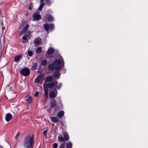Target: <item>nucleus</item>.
I'll return each mask as SVG.
<instances>
[{"instance_id":"obj_1","label":"nucleus","mask_w":148,"mask_h":148,"mask_svg":"<svg viewBox=\"0 0 148 148\" xmlns=\"http://www.w3.org/2000/svg\"><path fill=\"white\" fill-rule=\"evenodd\" d=\"M56 57V59L53 62V64H51L48 66V69L49 70H55L56 71L54 73V75L57 79H58L60 75L59 72L62 67L64 66V62L62 58L60 55H57Z\"/></svg>"},{"instance_id":"obj_2","label":"nucleus","mask_w":148,"mask_h":148,"mask_svg":"<svg viewBox=\"0 0 148 148\" xmlns=\"http://www.w3.org/2000/svg\"><path fill=\"white\" fill-rule=\"evenodd\" d=\"M34 140L33 135H27L24 138L23 146L25 148H32Z\"/></svg>"},{"instance_id":"obj_3","label":"nucleus","mask_w":148,"mask_h":148,"mask_svg":"<svg viewBox=\"0 0 148 148\" xmlns=\"http://www.w3.org/2000/svg\"><path fill=\"white\" fill-rule=\"evenodd\" d=\"M58 83V82L55 81L53 82L47 84L45 82L44 84V92L46 94V97H47L48 96V87L51 88L54 87L55 85H56Z\"/></svg>"},{"instance_id":"obj_4","label":"nucleus","mask_w":148,"mask_h":148,"mask_svg":"<svg viewBox=\"0 0 148 148\" xmlns=\"http://www.w3.org/2000/svg\"><path fill=\"white\" fill-rule=\"evenodd\" d=\"M69 136L67 133H65L64 134V137L62 135H59L58 137V140L60 142H65V141L69 140Z\"/></svg>"},{"instance_id":"obj_5","label":"nucleus","mask_w":148,"mask_h":148,"mask_svg":"<svg viewBox=\"0 0 148 148\" xmlns=\"http://www.w3.org/2000/svg\"><path fill=\"white\" fill-rule=\"evenodd\" d=\"M20 73L22 75L26 76L29 74L30 71L29 69L27 68H24L21 69Z\"/></svg>"},{"instance_id":"obj_6","label":"nucleus","mask_w":148,"mask_h":148,"mask_svg":"<svg viewBox=\"0 0 148 148\" xmlns=\"http://www.w3.org/2000/svg\"><path fill=\"white\" fill-rule=\"evenodd\" d=\"M54 51V49L52 47L49 48L45 54L46 58H49L52 56V54Z\"/></svg>"},{"instance_id":"obj_7","label":"nucleus","mask_w":148,"mask_h":148,"mask_svg":"<svg viewBox=\"0 0 148 148\" xmlns=\"http://www.w3.org/2000/svg\"><path fill=\"white\" fill-rule=\"evenodd\" d=\"M56 106V101L54 99H52L51 101V105L49 106V108L47 109V110L49 112H51L54 108Z\"/></svg>"},{"instance_id":"obj_8","label":"nucleus","mask_w":148,"mask_h":148,"mask_svg":"<svg viewBox=\"0 0 148 148\" xmlns=\"http://www.w3.org/2000/svg\"><path fill=\"white\" fill-rule=\"evenodd\" d=\"M44 27L47 31L48 32V30L51 31L53 29L54 25L52 24H45L44 25Z\"/></svg>"},{"instance_id":"obj_9","label":"nucleus","mask_w":148,"mask_h":148,"mask_svg":"<svg viewBox=\"0 0 148 148\" xmlns=\"http://www.w3.org/2000/svg\"><path fill=\"white\" fill-rule=\"evenodd\" d=\"M39 12L37 13H35L33 15V20H38L41 18L40 15L38 14Z\"/></svg>"},{"instance_id":"obj_10","label":"nucleus","mask_w":148,"mask_h":148,"mask_svg":"<svg viewBox=\"0 0 148 148\" xmlns=\"http://www.w3.org/2000/svg\"><path fill=\"white\" fill-rule=\"evenodd\" d=\"M42 76L41 75H39L34 80V82L37 84H39L42 78Z\"/></svg>"},{"instance_id":"obj_11","label":"nucleus","mask_w":148,"mask_h":148,"mask_svg":"<svg viewBox=\"0 0 148 148\" xmlns=\"http://www.w3.org/2000/svg\"><path fill=\"white\" fill-rule=\"evenodd\" d=\"M25 101L27 103L30 104L32 101V98L30 95H27L25 98Z\"/></svg>"},{"instance_id":"obj_12","label":"nucleus","mask_w":148,"mask_h":148,"mask_svg":"<svg viewBox=\"0 0 148 148\" xmlns=\"http://www.w3.org/2000/svg\"><path fill=\"white\" fill-rule=\"evenodd\" d=\"M58 92L56 90L55 91H52L49 93V96L51 98H55L57 95Z\"/></svg>"},{"instance_id":"obj_13","label":"nucleus","mask_w":148,"mask_h":148,"mask_svg":"<svg viewBox=\"0 0 148 148\" xmlns=\"http://www.w3.org/2000/svg\"><path fill=\"white\" fill-rule=\"evenodd\" d=\"M12 116L10 113H8L5 115V119L6 121L8 122L12 118Z\"/></svg>"},{"instance_id":"obj_14","label":"nucleus","mask_w":148,"mask_h":148,"mask_svg":"<svg viewBox=\"0 0 148 148\" xmlns=\"http://www.w3.org/2000/svg\"><path fill=\"white\" fill-rule=\"evenodd\" d=\"M29 27V25L28 24H26L24 27L22 29L21 33L24 34L26 32Z\"/></svg>"},{"instance_id":"obj_15","label":"nucleus","mask_w":148,"mask_h":148,"mask_svg":"<svg viewBox=\"0 0 148 148\" xmlns=\"http://www.w3.org/2000/svg\"><path fill=\"white\" fill-rule=\"evenodd\" d=\"M45 0H41L40 4L39 7L38 8V10H41L43 6L45 5V3L44 1Z\"/></svg>"},{"instance_id":"obj_16","label":"nucleus","mask_w":148,"mask_h":148,"mask_svg":"<svg viewBox=\"0 0 148 148\" xmlns=\"http://www.w3.org/2000/svg\"><path fill=\"white\" fill-rule=\"evenodd\" d=\"M46 18L48 21H53V17L49 15H47L46 16Z\"/></svg>"},{"instance_id":"obj_17","label":"nucleus","mask_w":148,"mask_h":148,"mask_svg":"<svg viewBox=\"0 0 148 148\" xmlns=\"http://www.w3.org/2000/svg\"><path fill=\"white\" fill-rule=\"evenodd\" d=\"M41 40L40 38H36L34 40L35 45L39 44H40L41 42Z\"/></svg>"},{"instance_id":"obj_18","label":"nucleus","mask_w":148,"mask_h":148,"mask_svg":"<svg viewBox=\"0 0 148 148\" xmlns=\"http://www.w3.org/2000/svg\"><path fill=\"white\" fill-rule=\"evenodd\" d=\"M52 79L51 76H50L46 78L45 79V82H49L51 81Z\"/></svg>"},{"instance_id":"obj_19","label":"nucleus","mask_w":148,"mask_h":148,"mask_svg":"<svg viewBox=\"0 0 148 148\" xmlns=\"http://www.w3.org/2000/svg\"><path fill=\"white\" fill-rule=\"evenodd\" d=\"M64 114V112L63 111H60L58 113V116L59 117L63 116Z\"/></svg>"},{"instance_id":"obj_20","label":"nucleus","mask_w":148,"mask_h":148,"mask_svg":"<svg viewBox=\"0 0 148 148\" xmlns=\"http://www.w3.org/2000/svg\"><path fill=\"white\" fill-rule=\"evenodd\" d=\"M51 120L55 123L59 121L58 119L56 117H51Z\"/></svg>"},{"instance_id":"obj_21","label":"nucleus","mask_w":148,"mask_h":148,"mask_svg":"<svg viewBox=\"0 0 148 148\" xmlns=\"http://www.w3.org/2000/svg\"><path fill=\"white\" fill-rule=\"evenodd\" d=\"M41 47H39L37 48L36 50V53L37 54H38L40 53L42 51L41 50Z\"/></svg>"},{"instance_id":"obj_22","label":"nucleus","mask_w":148,"mask_h":148,"mask_svg":"<svg viewBox=\"0 0 148 148\" xmlns=\"http://www.w3.org/2000/svg\"><path fill=\"white\" fill-rule=\"evenodd\" d=\"M73 146L72 143L71 142H69L66 144L67 148H71Z\"/></svg>"},{"instance_id":"obj_23","label":"nucleus","mask_w":148,"mask_h":148,"mask_svg":"<svg viewBox=\"0 0 148 148\" xmlns=\"http://www.w3.org/2000/svg\"><path fill=\"white\" fill-rule=\"evenodd\" d=\"M21 56H16L14 58L15 61L16 62H17L19 61V59L21 58Z\"/></svg>"},{"instance_id":"obj_24","label":"nucleus","mask_w":148,"mask_h":148,"mask_svg":"<svg viewBox=\"0 0 148 148\" xmlns=\"http://www.w3.org/2000/svg\"><path fill=\"white\" fill-rule=\"evenodd\" d=\"M37 66V64L36 63H34L33 64V65L32 66V69L33 70H34L36 69V67Z\"/></svg>"},{"instance_id":"obj_25","label":"nucleus","mask_w":148,"mask_h":148,"mask_svg":"<svg viewBox=\"0 0 148 148\" xmlns=\"http://www.w3.org/2000/svg\"><path fill=\"white\" fill-rule=\"evenodd\" d=\"M22 39L23 40V42H26L27 40V36H23L22 37Z\"/></svg>"},{"instance_id":"obj_26","label":"nucleus","mask_w":148,"mask_h":148,"mask_svg":"<svg viewBox=\"0 0 148 148\" xmlns=\"http://www.w3.org/2000/svg\"><path fill=\"white\" fill-rule=\"evenodd\" d=\"M47 60H44L42 61L41 64L43 65H45L47 64Z\"/></svg>"},{"instance_id":"obj_27","label":"nucleus","mask_w":148,"mask_h":148,"mask_svg":"<svg viewBox=\"0 0 148 148\" xmlns=\"http://www.w3.org/2000/svg\"><path fill=\"white\" fill-rule=\"evenodd\" d=\"M56 85H56H55V86L56 85V88L57 89H60L62 86V84H59L57 86Z\"/></svg>"},{"instance_id":"obj_28","label":"nucleus","mask_w":148,"mask_h":148,"mask_svg":"<svg viewBox=\"0 0 148 148\" xmlns=\"http://www.w3.org/2000/svg\"><path fill=\"white\" fill-rule=\"evenodd\" d=\"M52 0H46L47 3L48 5H50L51 3V1Z\"/></svg>"},{"instance_id":"obj_29","label":"nucleus","mask_w":148,"mask_h":148,"mask_svg":"<svg viewBox=\"0 0 148 148\" xmlns=\"http://www.w3.org/2000/svg\"><path fill=\"white\" fill-rule=\"evenodd\" d=\"M27 53L28 55L30 56H31L32 55V52L31 51H28Z\"/></svg>"},{"instance_id":"obj_30","label":"nucleus","mask_w":148,"mask_h":148,"mask_svg":"<svg viewBox=\"0 0 148 148\" xmlns=\"http://www.w3.org/2000/svg\"><path fill=\"white\" fill-rule=\"evenodd\" d=\"M65 144L64 143H62L59 146V148H65Z\"/></svg>"},{"instance_id":"obj_31","label":"nucleus","mask_w":148,"mask_h":148,"mask_svg":"<svg viewBox=\"0 0 148 148\" xmlns=\"http://www.w3.org/2000/svg\"><path fill=\"white\" fill-rule=\"evenodd\" d=\"M20 132H18L17 134H16V135L15 136V139L17 140L18 138V137L20 135Z\"/></svg>"},{"instance_id":"obj_32","label":"nucleus","mask_w":148,"mask_h":148,"mask_svg":"<svg viewBox=\"0 0 148 148\" xmlns=\"http://www.w3.org/2000/svg\"><path fill=\"white\" fill-rule=\"evenodd\" d=\"M53 148H57L58 145L57 143H54L53 144Z\"/></svg>"},{"instance_id":"obj_33","label":"nucleus","mask_w":148,"mask_h":148,"mask_svg":"<svg viewBox=\"0 0 148 148\" xmlns=\"http://www.w3.org/2000/svg\"><path fill=\"white\" fill-rule=\"evenodd\" d=\"M47 132V130H45L43 132V134L44 136H45Z\"/></svg>"},{"instance_id":"obj_34","label":"nucleus","mask_w":148,"mask_h":148,"mask_svg":"<svg viewBox=\"0 0 148 148\" xmlns=\"http://www.w3.org/2000/svg\"><path fill=\"white\" fill-rule=\"evenodd\" d=\"M38 94H39L38 92H36V93L34 95L36 97L38 95Z\"/></svg>"},{"instance_id":"obj_35","label":"nucleus","mask_w":148,"mask_h":148,"mask_svg":"<svg viewBox=\"0 0 148 148\" xmlns=\"http://www.w3.org/2000/svg\"><path fill=\"white\" fill-rule=\"evenodd\" d=\"M60 107H58V108L57 107H56V108L55 109V110L56 111L57 110V109H58V110H59V109H60Z\"/></svg>"},{"instance_id":"obj_36","label":"nucleus","mask_w":148,"mask_h":148,"mask_svg":"<svg viewBox=\"0 0 148 148\" xmlns=\"http://www.w3.org/2000/svg\"><path fill=\"white\" fill-rule=\"evenodd\" d=\"M60 103V105H61V106H62V104L60 102V103Z\"/></svg>"}]
</instances>
